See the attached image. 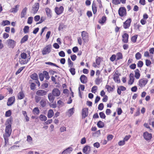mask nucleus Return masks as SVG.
Here are the masks:
<instances>
[{
    "label": "nucleus",
    "instance_id": "1",
    "mask_svg": "<svg viewBox=\"0 0 154 154\" xmlns=\"http://www.w3.org/2000/svg\"><path fill=\"white\" fill-rule=\"evenodd\" d=\"M11 119H8L7 121V122L8 125L6 127L5 129V134H6L7 135L10 136L11 132V127L10 123L11 122Z\"/></svg>",
    "mask_w": 154,
    "mask_h": 154
},
{
    "label": "nucleus",
    "instance_id": "2",
    "mask_svg": "<svg viewBox=\"0 0 154 154\" xmlns=\"http://www.w3.org/2000/svg\"><path fill=\"white\" fill-rule=\"evenodd\" d=\"M51 45H48L45 47L42 51V53L43 55H45L49 53L51 51Z\"/></svg>",
    "mask_w": 154,
    "mask_h": 154
},
{
    "label": "nucleus",
    "instance_id": "3",
    "mask_svg": "<svg viewBox=\"0 0 154 154\" xmlns=\"http://www.w3.org/2000/svg\"><path fill=\"white\" fill-rule=\"evenodd\" d=\"M118 13L119 15L121 17L125 16L126 14V10L124 7H120L118 11Z\"/></svg>",
    "mask_w": 154,
    "mask_h": 154
},
{
    "label": "nucleus",
    "instance_id": "4",
    "mask_svg": "<svg viewBox=\"0 0 154 154\" xmlns=\"http://www.w3.org/2000/svg\"><path fill=\"white\" fill-rule=\"evenodd\" d=\"M131 22V19L128 18L123 23V26L125 29H128L130 27Z\"/></svg>",
    "mask_w": 154,
    "mask_h": 154
},
{
    "label": "nucleus",
    "instance_id": "5",
    "mask_svg": "<svg viewBox=\"0 0 154 154\" xmlns=\"http://www.w3.org/2000/svg\"><path fill=\"white\" fill-rule=\"evenodd\" d=\"M148 80L146 79H140L139 81L138 85L140 87L145 86L148 82Z\"/></svg>",
    "mask_w": 154,
    "mask_h": 154
},
{
    "label": "nucleus",
    "instance_id": "6",
    "mask_svg": "<svg viewBox=\"0 0 154 154\" xmlns=\"http://www.w3.org/2000/svg\"><path fill=\"white\" fill-rule=\"evenodd\" d=\"M39 8V4L36 3L33 6L32 9L31 10V12L35 14L37 13Z\"/></svg>",
    "mask_w": 154,
    "mask_h": 154
},
{
    "label": "nucleus",
    "instance_id": "7",
    "mask_svg": "<svg viewBox=\"0 0 154 154\" xmlns=\"http://www.w3.org/2000/svg\"><path fill=\"white\" fill-rule=\"evenodd\" d=\"M63 10L64 8L63 6H60L59 8L56 7L55 8V11L57 15H59L63 12Z\"/></svg>",
    "mask_w": 154,
    "mask_h": 154
},
{
    "label": "nucleus",
    "instance_id": "8",
    "mask_svg": "<svg viewBox=\"0 0 154 154\" xmlns=\"http://www.w3.org/2000/svg\"><path fill=\"white\" fill-rule=\"evenodd\" d=\"M143 136L144 139L147 141L150 140L152 137V134L147 131L143 133Z\"/></svg>",
    "mask_w": 154,
    "mask_h": 154
},
{
    "label": "nucleus",
    "instance_id": "9",
    "mask_svg": "<svg viewBox=\"0 0 154 154\" xmlns=\"http://www.w3.org/2000/svg\"><path fill=\"white\" fill-rule=\"evenodd\" d=\"M7 43L9 48H14L16 45V42L14 40L9 39L7 41Z\"/></svg>",
    "mask_w": 154,
    "mask_h": 154
},
{
    "label": "nucleus",
    "instance_id": "10",
    "mask_svg": "<svg viewBox=\"0 0 154 154\" xmlns=\"http://www.w3.org/2000/svg\"><path fill=\"white\" fill-rule=\"evenodd\" d=\"M47 94V91L42 90H37L36 94V95L39 96H43Z\"/></svg>",
    "mask_w": 154,
    "mask_h": 154
},
{
    "label": "nucleus",
    "instance_id": "11",
    "mask_svg": "<svg viewBox=\"0 0 154 154\" xmlns=\"http://www.w3.org/2000/svg\"><path fill=\"white\" fill-rule=\"evenodd\" d=\"M15 102V97L14 96L10 97L8 99L7 105L8 106H11Z\"/></svg>",
    "mask_w": 154,
    "mask_h": 154
},
{
    "label": "nucleus",
    "instance_id": "12",
    "mask_svg": "<svg viewBox=\"0 0 154 154\" xmlns=\"http://www.w3.org/2000/svg\"><path fill=\"white\" fill-rule=\"evenodd\" d=\"M88 108H84L82 110V118L84 119L88 116Z\"/></svg>",
    "mask_w": 154,
    "mask_h": 154
},
{
    "label": "nucleus",
    "instance_id": "13",
    "mask_svg": "<svg viewBox=\"0 0 154 154\" xmlns=\"http://www.w3.org/2000/svg\"><path fill=\"white\" fill-rule=\"evenodd\" d=\"M52 94L54 97H58L60 95V92L58 89L55 88L53 89Z\"/></svg>",
    "mask_w": 154,
    "mask_h": 154
},
{
    "label": "nucleus",
    "instance_id": "14",
    "mask_svg": "<svg viewBox=\"0 0 154 154\" xmlns=\"http://www.w3.org/2000/svg\"><path fill=\"white\" fill-rule=\"evenodd\" d=\"M91 151V147L90 146L86 145L83 149V152L86 154H89Z\"/></svg>",
    "mask_w": 154,
    "mask_h": 154
},
{
    "label": "nucleus",
    "instance_id": "15",
    "mask_svg": "<svg viewBox=\"0 0 154 154\" xmlns=\"http://www.w3.org/2000/svg\"><path fill=\"white\" fill-rule=\"evenodd\" d=\"M82 36L83 40L86 41L88 38V33L85 31H83L82 32Z\"/></svg>",
    "mask_w": 154,
    "mask_h": 154
},
{
    "label": "nucleus",
    "instance_id": "16",
    "mask_svg": "<svg viewBox=\"0 0 154 154\" xmlns=\"http://www.w3.org/2000/svg\"><path fill=\"white\" fill-rule=\"evenodd\" d=\"M122 42L125 43H127L128 42V39L129 37L128 35L126 33H125L122 35Z\"/></svg>",
    "mask_w": 154,
    "mask_h": 154
},
{
    "label": "nucleus",
    "instance_id": "17",
    "mask_svg": "<svg viewBox=\"0 0 154 154\" xmlns=\"http://www.w3.org/2000/svg\"><path fill=\"white\" fill-rule=\"evenodd\" d=\"M81 82L83 84L86 83L87 81V78L84 75H82L80 77Z\"/></svg>",
    "mask_w": 154,
    "mask_h": 154
},
{
    "label": "nucleus",
    "instance_id": "18",
    "mask_svg": "<svg viewBox=\"0 0 154 154\" xmlns=\"http://www.w3.org/2000/svg\"><path fill=\"white\" fill-rule=\"evenodd\" d=\"M130 79L129 82V84L131 85L133 84L134 80V75L133 73H131L129 75Z\"/></svg>",
    "mask_w": 154,
    "mask_h": 154
},
{
    "label": "nucleus",
    "instance_id": "19",
    "mask_svg": "<svg viewBox=\"0 0 154 154\" xmlns=\"http://www.w3.org/2000/svg\"><path fill=\"white\" fill-rule=\"evenodd\" d=\"M27 10V8L26 7H25L23 9L20 14L21 18H22L25 17V15L26 14Z\"/></svg>",
    "mask_w": 154,
    "mask_h": 154
},
{
    "label": "nucleus",
    "instance_id": "20",
    "mask_svg": "<svg viewBox=\"0 0 154 154\" xmlns=\"http://www.w3.org/2000/svg\"><path fill=\"white\" fill-rule=\"evenodd\" d=\"M48 97L49 101L53 103L54 102L55 97L52 93H50L48 94Z\"/></svg>",
    "mask_w": 154,
    "mask_h": 154
},
{
    "label": "nucleus",
    "instance_id": "21",
    "mask_svg": "<svg viewBox=\"0 0 154 154\" xmlns=\"http://www.w3.org/2000/svg\"><path fill=\"white\" fill-rule=\"evenodd\" d=\"M105 88L107 89V91L109 92H112L115 88V87L114 85L112 86V87H111L110 85H106Z\"/></svg>",
    "mask_w": 154,
    "mask_h": 154
},
{
    "label": "nucleus",
    "instance_id": "22",
    "mask_svg": "<svg viewBox=\"0 0 154 154\" xmlns=\"http://www.w3.org/2000/svg\"><path fill=\"white\" fill-rule=\"evenodd\" d=\"M119 75L118 74L116 73V72L114 74V77H113V79L115 82L117 83H119L120 82V79H119Z\"/></svg>",
    "mask_w": 154,
    "mask_h": 154
},
{
    "label": "nucleus",
    "instance_id": "23",
    "mask_svg": "<svg viewBox=\"0 0 154 154\" xmlns=\"http://www.w3.org/2000/svg\"><path fill=\"white\" fill-rule=\"evenodd\" d=\"M45 11L48 17H49L50 18L51 17V13L50 9L48 8H45Z\"/></svg>",
    "mask_w": 154,
    "mask_h": 154
},
{
    "label": "nucleus",
    "instance_id": "24",
    "mask_svg": "<svg viewBox=\"0 0 154 154\" xmlns=\"http://www.w3.org/2000/svg\"><path fill=\"white\" fill-rule=\"evenodd\" d=\"M92 8L93 14H95L97 11V7L96 4L94 2L92 4Z\"/></svg>",
    "mask_w": 154,
    "mask_h": 154
},
{
    "label": "nucleus",
    "instance_id": "25",
    "mask_svg": "<svg viewBox=\"0 0 154 154\" xmlns=\"http://www.w3.org/2000/svg\"><path fill=\"white\" fill-rule=\"evenodd\" d=\"M30 78L33 80L35 81L38 79V77L37 74L36 73H34L30 76Z\"/></svg>",
    "mask_w": 154,
    "mask_h": 154
},
{
    "label": "nucleus",
    "instance_id": "26",
    "mask_svg": "<svg viewBox=\"0 0 154 154\" xmlns=\"http://www.w3.org/2000/svg\"><path fill=\"white\" fill-rule=\"evenodd\" d=\"M54 113L52 109H50L48 111L47 116L48 118H51L54 115Z\"/></svg>",
    "mask_w": 154,
    "mask_h": 154
},
{
    "label": "nucleus",
    "instance_id": "27",
    "mask_svg": "<svg viewBox=\"0 0 154 154\" xmlns=\"http://www.w3.org/2000/svg\"><path fill=\"white\" fill-rule=\"evenodd\" d=\"M28 38V35H26L23 36L21 39L20 41L21 43L23 44L26 41Z\"/></svg>",
    "mask_w": 154,
    "mask_h": 154
},
{
    "label": "nucleus",
    "instance_id": "28",
    "mask_svg": "<svg viewBox=\"0 0 154 154\" xmlns=\"http://www.w3.org/2000/svg\"><path fill=\"white\" fill-rule=\"evenodd\" d=\"M18 98L19 100H21L23 99L25 96L23 93L22 91H20L18 94Z\"/></svg>",
    "mask_w": 154,
    "mask_h": 154
},
{
    "label": "nucleus",
    "instance_id": "29",
    "mask_svg": "<svg viewBox=\"0 0 154 154\" xmlns=\"http://www.w3.org/2000/svg\"><path fill=\"white\" fill-rule=\"evenodd\" d=\"M116 56L117 57L116 61L122 59L123 58L121 52H119L117 53Z\"/></svg>",
    "mask_w": 154,
    "mask_h": 154
},
{
    "label": "nucleus",
    "instance_id": "30",
    "mask_svg": "<svg viewBox=\"0 0 154 154\" xmlns=\"http://www.w3.org/2000/svg\"><path fill=\"white\" fill-rule=\"evenodd\" d=\"M43 74H44V77L47 80H48L50 78L48 73V72L44 71L43 72Z\"/></svg>",
    "mask_w": 154,
    "mask_h": 154
},
{
    "label": "nucleus",
    "instance_id": "31",
    "mask_svg": "<svg viewBox=\"0 0 154 154\" xmlns=\"http://www.w3.org/2000/svg\"><path fill=\"white\" fill-rule=\"evenodd\" d=\"M41 106L42 107H45L46 105V101L45 99H42L40 102Z\"/></svg>",
    "mask_w": 154,
    "mask_h": 154
},
{
    "label": "nucleus",
    "instance_id": "32",
    "mask_svg": "<svg viewBox=\"0 0 154 154\" xmlns=\"http://www.w3.org/2000/svg\"><path fill=\"white\" fill-rule=\"evenodd\" d=\"M10 136H8V135H7L6 134H3V137L4 138L5 140V145H6L8 142V137Z\"/></svg>",
    "mask_w": 154,
    "mask_h": 154
},
{
    "label": "nucleus",
    "instance_id": "33",
    "mask_svg": "<svg viewBox=\"0 0 154 154\" xmlns=\"http://www.w3.org/2000/svg\"><path fill=\"white\" fill-rule=\"evenodd\" d=\"M97 125L99 128H102L104 126V123L101 121H99L98 122Z\"/></svg>",
    "mask_w": 154,
    "mask_h": 154
},
{
    "label": "nucleus",
    "instance_id": "34",
    "mask_svg": "<svg viewBox=\"0 0 154 154\" xmlns=\"http://www.w3.org/2000/svg\"><path fill=\"white\" fill-rule=\"evenodd\" d=\"M19 6L18 5H16L13 8L10 10V11L11 12L15 13L17 12L18 11L17 8L19 7Z\"/></svg>",
    "mask_w": 154,
    "mask_h": 154
},
{
    "label": "nucleus",
    "instance_id": "35",
    "mask_svg": "<svg viewBox=\"0 0 154 154\" xmlns=\"http://www.w3.org/2000/svg\"><path fill=\"white\" fill-rule=\"evenodd\" d=\"M33 112L34 114L38 115L40 113V110L38 107H35L33 109Z\"/></svg>",
    "mask_w": 154,
    "mask_h": 154
},
{
    "label": "nucleus",
    "instance_id": "36",
    "mask_svg": "<svg viewBox=\"0 0 154 154\" xmlns=\"http://www.w3.org/2000/svg\"><path fill=\"white\" fill-rule=\"evenodd\" d=\"M39 118L42 121H45L47 120V117L45 116L42 114L40 115Z\"/></svg>",
    "mask_w": 154,
    "mask_h": 154
},
{
    "label": "nucleus",
    "instance_id": "37",
    "mask_svg": "<svg viewBox=\"0 0 154 154\" xmlns=\"http://www.w3.org/2000/svg\"><path fill=\"white\" fill-rule=\"evenodd\" d=\"M57 104L58 105V107L59 108H60L63 106L64 105V103L62 101L60 100H59L57 101Z\"/></svg>",
    "mask_w": 154,
    "mask_h": 154
},
{
    "label": "nucleus",
    "instance_id": "38",
    "mask_svg": "<svg viewBox=\"0 0 154 154\" xmlns=\"http://www.w3.org/2000/svg\"><path fill=\"white\" fill-rule=\"evenodd\" d=\"M106 20V16H103L100 20V23L101 24H103Z\"/></svg>",
    "mask_w": 154,
    "mask_h": 154
},
{
    "label": "nucleus",
    "instance_id": "39",
    "mask_svg": "<svg viewBox=\"0 0 154 154\" xmlns=\"http://www.w3.org/2000/svg\"><path fill=\"white\" fill-rule=\"evenodd\" d=\"M10 22L8 20H3L2 23V25L4 26L6 25H10Z\"/></svg>",
    "mask_w": 154,
    "mask_h": 154
},
{
    "label": "nucleus",
    "instance_id": "40",
    "mask_svg": "<svg viewBox=\"0 0 154 154\" xmlns=\"http://www.w3.org/2000/svg\"><path fill=\"white\" fill-rule=\"evenodd\" d=\"M66 28V26L63 23H60L58 28V30L59 31L62 30L63 29Z\"/></svg>",
    "mask_w": 154,
    "mask_h": 154
},
{
    "label": "nucleus",
    "instance_id": "41",
    "mask_svg": "<svg viewBox=\"0 0 154 154\" xmlns=\"http://www.w3.org/2000/svg\"><path fill=\"white\" fill-rule=\"evenodd\" d=\"M97 57V58H96V63L97 65H99L101 62V58L100 57Z\"/></svg>",
    "mask_w": 154,
    "mask_h": 154
},
{
    "label": "nucleus",
    "instance_id": "42",
    "mask_svg": "<svg viewBox=\"0 0 154 154\" xmlns=\"http://www.w3.org/2000/svg\"><path fill=\"white\" fill-rule=\"evenodd\" d=\"M41 99V97L39 96H38L37 95L35 96V101L36 103H38V102H39Z\"/></svg>",
    "mask_w": 154,
    "mask_h": 154
},
{
    "label": "nucleus",
    "instance_id": "43",
    "mask_svg": "<svg viewBox=\"0 0 154 154\" xmlns=\"http://www.w3.org/2000/svg\"><path fill=\"white\" fill-rule=\"evenodd\" d=\"M69 71L72 75H74L75 74V69L74 68H70Z\"/></svg>",
    "mask_w": 154,
    "mask_h": 154
},
{
    "label": "nucleus",
    "instance_id": "44",
    "mask_svg": "<svg viewBox=\"0 0 154 154\" xmlns=\"http://www.w3.org/2000/svg\"><path fill=\"white\" fill-rule=\"evenodd\" d=\"M29 29V27L28 26H25L23 29V32L24 33H27L28 32Z\"/></svg>",
    "mask_w": 154,
    "mask_h": 154
},
{
    "label": "nucleus",
    "instance_id": "45",
    "mask_svg": "<svg viewBox=\"0 0 154 154\" xmlns=\"http://www.w3.org/2000/svg\"><path fill=\"white\" fill-rule=\"evenodd\" d=\"M135 58L137 60H139L141 59V55L139 52H137L135 54Z\"/></svg>",
    "mask_w": 154,
    "mask_h": 154
},
{
    "label": "nucleus",
    "instance_id": "46",
    "mask_svg": "<svg viewBox=\"0 0 154 154\" xmlns=\"http://www.w3.org/2000/svg\"><path fill=\"white\" fill-rule=\"evenodd\" d=\"M45 63L46 64L50 65H51V66H55L58 67V68H59V67L56 64L52 63L51 62H46Z\"/></svg>",
    "mask_w": 154,
    "mask_h": 154
},
{
    "label": "nucleus",
    "instance_id": "47",
    "mask_svg": "<svg viewBox=\"0 0 154 154\" xmlns=\"http://www.w3.org/2000/svg\"><path fill=\"white\" fill-rule=\"evenodd\" d=\"M27 55L24 52L21 53L20 54V56L21 58L23 59H25L27 57Z\"/></svg>",
    "mask_w": 154,
    "mask_h": 154
},
{
    "label": "nucleus",
    "instance_id": "48",
    "mask_svg": "<svg viewBox=\"0 0 154 154\" xmlns=\"http://www.w3.org/2000/svg\"><path fill=\"white\" fill-rule=\"evenodd\" d=\"M25 66H23L20 68L15 73L16 75H17L18 74L25 68Z\"/></svg>",
    "mask_w": 154,
    "mask_h": 154
},
{
    "label": "nucleus",
    "instance_id": "49",
    "mask_svg": "<svg viewBox=\"0 0 154 154\" xmlns=\"http://www.w3.org/2000/svg\"><path fill=\"white\" fill-rule=\"evenodd\" d=\"M137 35H135L132 36L131 38V41L135 43L136 42L137 38Z\"/></svg>",
    "mask_w": 154,
    "mask_h": 154
},
{
    "label": "nucleus",
    "instance_id": "50",
    "mask_svg": "<svg viewBox=\"0 0 154 154\" xmlns=\"http://www.w3.org/2000/svg\"><path fill=\"white\" fill-rule=\"evenodd\" d=\"M11 114V112L9 110L7 111L5 113V116L7 117H10Z\"/></svg>",
    "mask_w": 154,
    "mask_h": 154
},
{
    "label": "nucleus",
    "instance_id": "51",
    "mask_svg": "<svg viewBox=\"0 0 154 154\" xmlns=\"http://www.w3.org/2000/svg\"><path fill=\"white\" fill-rule=\"evenodd\" d=\"M143 62L141 60L139 61L137 63V66L139 67H141L143 66Z\"/></svg>",
    "mask_w": 154,
    "mask_h": 154
},
{
    "label": "nucleus",
    "instance_id": "52",
    "mask_svg": "<svg viewBox=\"0 0 154 154\" xmlns=\"http://www.w3.org/2000/svg\"><path fill=\"white\" fill-rule=\"evenodd\" d=\"M100 117L102 119H104L105 118L106 116L103 112H100L99 113Z\"/></svg>",
    "mask_w": 154,
    "mask_h": 154
},
{
    "label": "nucleus",
    "instance_id": "53",
    "mask_svg": "<svg viewBox=\"0 0 154 154\" xmlns=\"http://www.w3.org/2000/svg\"><path fill=\"white\" fill-rule=\"evenodd\" d=\"M33 18L32 17H30L28 19L27 23L29 24H31L32 23Z\"/></svg>",
    "mask_w": 154,
    "mask_h": 154
},
{
    "label": "nucleus",
    "instance_id": "54",
    "mask_svg": "<svg viewBox=\"0 0 154 154\" xmlns=\"http://www.w3.org/2000/svg\"><path fill=\"white\" fill-rule=\"evenodd\" d=\"M104 108V105L103 103H100L98 106V108L99 110H102Z\"/></svg>",
    "mask_w": 154,
    "mask_h": 154
},
{
    "label": "nucleus",
    "instance_id": "55",
    "mask_svg": "<svg viewBox=\"0 0 154 154\" xmlns=\"http://www.w3.org/2000/svg\"><path fill=\"white\" fill-rule=\"evenodd\" d=\"M39 76L41 81H43L44 79V74L42 73H40L39 74Z\"/></svg>",
    "mask_w": 154,
    "mask_h": 154
},
{
    "label": "nucleus",
    "instance_id": "56",
    "mask_svg": "<svg viewBox=\"0 0 154 154\" xmlns=\"http://www.w3.org/2000/svg\"><path fill=\"white\" fill-rule=\"evenodd\" d=\"M112 3L115 5H117L120 4V0H112Z\"/></svg>",
    "mask_w": 154,
    "mask_h": 154
},
{
    "label": "nucleus",
    "instance_id": "57",
    "mask_svg": "<svg viewBox=\"0 0 154 154\" xmlns=\"http://www.w3.org/2000/svg\"><path fill=\"white\" fill-rule=\"evenodd\" d=\"M146 65L147 66H149L151 64V62L150 60L146 59L145 60Z\"/></svg>",
    "mask_w": 154,
    "mask_h": 154
},
{
    "label": "nucleus",
    "instance_id": "58",
    "mask_svg": "<svg viewBox=\"0 0 154 154\" xmlns=\"http://www.w3.org/2000/svg\"><path fill=\"white\" fill-rule=\"evenodd\" d=\"M116 56L115 54H113L110 58V60L112 62L114 61L116 59Z\"/></svg>",
    "mask_w": 154,
    "mask_h": 154
},
{
    "label": "nucleus",
    "instance_id": "59",
    "mask_svg": "<svg viewBox=\"0 0 154 154\" xmlns=\"http://www.w3.org/2000/svg\"><path fill=\"white\" fill-rule=\"evenodd\" d=\"M97 86H93L92 88L91 91L93 93H95L96 92V91L97 90Z\"/></svg>",
    "mask_w": 154,
    "mask_h": 154
},
{
    "label": "nucleus",
    "instance_id": "60",
    "mask_svg": "<svg viewBox=\"0 0 154 154\" xmlns=\"http://www.w3.org/2000/svg\"><path fill=\"white\" fill-rule=\"evenodd\" d=\"M59 55L60 57H64L65 55V52L62 51H60L59 53Z\"/></svg>",
    "mask_w": 154,
    "mask_h": 154
},
{
    "label": "nucleus",
    "instance_id": "61",
    "mask_svg": "<svg viewBox=\"0 0 154 154\" xmlns=\"http://www.w3.org/2000/svg\"><path fill=\"white\" fill-rule=\"evenodd\" d=\"M118 115H120L122 112V110L121 108H118L116 110Z\"/></svg>",
    "mask_w": 154,
    "mask_h": 154
},
{
    "label": "nucleus",
    "instance_id": "62",
    "mask_svg": "<svg viewBox=\"0 0 154 154\" xmlns=\"http://www.w3.org/2000/svg\"><path fill=\"white\" fill-rule=\"evenodd\" d=\"M74 108H72L70 109L69 110V114H70V116H72L74 113Z\"/></svg>",
    "mask_w": 154,
    "mask_h": 154
},
{
    "label": "nucleus",
    "instance_id": "63",
    "mask_svg": "<svg viewBox=\"0 0 154 154\" xmlns=\"http://www.w3.org/2000/svg\"><path fill=\"white\" fill-rule=\"evenodd\" d=\"M140 75V72H136L135 73L134 76L136 79H138Z\"/></svg>",
    "mask_w": 154,
    "mask_h": 154
},
{
    "label": "nucleus",
    "instance_id": "64",
    "mask_svg": "<svg viewBox=\"0 0 154 154\" xmlns=\"http://www.w3.org/2000/svg\"><path fill=\"white\" fill-rule=\"evenodd\" d=\"M101 82V79L100 78H97L95 81V83L97 85H99Z\"/></svg>",
    "mask_w": 154,
    "mask_h": 154
}]
</instances>
